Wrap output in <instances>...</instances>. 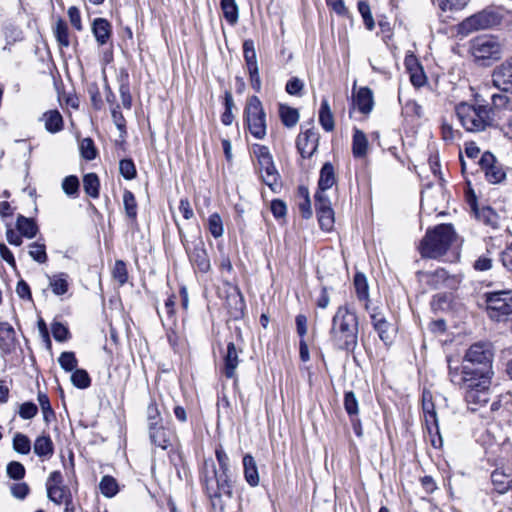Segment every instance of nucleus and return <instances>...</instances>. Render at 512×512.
I'll list each match as a JSON object with an SVG mask.
<instances>
[{
    "label": "nucleus",
    "mask_w": 512,
    "mask_h": 512,
    "mask_svg": "<svg viewBox=\"0 0 512 512\" xmlns=\"http://www.w3.org/2000/svg\"><path fill=\"white\" fill-rule=\"evenodd\" d=\"M358 316L347 306L338 307L332 318L330 337L333 345L343 351L354 352L358 346Z\"/></svg>",
    "instance_id": "f257e3e1"
},
{
    "label": "nucleus",
    "mask_w": 512,
    "mask_h": 512,
    "mask_svg": "<svg viewBox=\"0 0 512 512\" xmlns=\"http://www.w3.org/2000/svg\"><path fill=\"white\" fill-rule=\"evenodd\" d=\"M452 357H447L450 381L464 392L465 400L470 405L482 406L489 401L491 376H460L459 366L453 365Z\"/></svg>",
    "instance_id": "f03ea898"
},
{
    "label": "nucleus",
    "mask_w": 512,
    "mask_h": 512,
    "mask_svg": "<svg viewBox=\"0 0 512 512\" xmlns=\"http://www.w3.org/2000/svg\"><path fill=\"white\" fill-rule=\"evenodd\" d=\"M455 239L452 224H439L426 231L419 245L420 254L423 258L437 259L446 254Z\"/></svg>",
    "instance_id": "7ed1b4c3"
},
{
    "label": "nucleus",
    "mask_w": 512,
    "mask_h": 512,
    "mask_svg": "<svg viewBox=\"0 0 512 512\" xmlns=\"http://www.w3.org/2000/svg\"><path fill=\"white\" fill-rule=\"evenodd\" d=\"M493 353L489 344L475 343L467 350L460 376H492Z\"/></svg>",
    "instance_id": "20e7f679"
},
{
    "label": "nucleus",
    "mask_w": 512,
    "mask_h": 512,
    "mask_svg": "<svg viewBox=\"0 0 512 512\" xmlns=\"http://www.w3.org/2000/svg\"><path fill=\"white\" fill-rule=\"evenodd\" d=\"M456 115L469 132H480L490 125L491 109L487 105H472L462 102L456 106Z\"/></svg>",
    "instance_id": "39448f33"
},
{
    "label": "nucleus",
    "mask_w": 512,
    "mask_h": 512,
    "mask_svg": "<svg viewBox=\"0 0 512 512\" xmlns=\"http://www.w3.org/2000/svg\"><path fill=\"white\" fill-rule=\"evenodd\" d=\"M244 120L253 137L263 139L266 136V113L257 96L248 98L244 109Z\"/></svg>",
    "instance_id": "423d86ee"
},
{
    "label": "nucleus",
    "mask_w": 512,
    "mask_h": 512,
    "mask_svg": "<svg viewBox=\"0 0 512 512\" xmlns=\"http://www.w3.org/2000/svg\"><path fill=\"white\" fill-rule=\"evenodd\" d=\"M486 308L489 317L496 321H512V293L497 291L487 294Z\"/></svg>",
    "instance_id": "0eeeda50"
},
{
    "label": "nucleus",
    "mask_w": 512,
    "mask_h": 512,
    "mask_svg": "<svg viewBox=\"0 0 512 512\" xmlns=\"http://www.w3.org/2000/svg\"><path fill=\"white\" fill-rule=\"evenodd\" d=\"M470 49L478 61L498 60L501 57V45L494 37H477L472 40Z\"/></svg>",
    "instance_id": "6e6552de"
},
{
    "label": "nucleus",
    "mask_w": 512,
    "mask_h": 512,
    "mask_svg": "<svg viewBox=\"0 0 512 512\" xmlns=\"http://www.w3.org/2000/svg\"><path fill=\"white\" fill-rule=\"evenodd\" d=\"M499 22L498 12L493 9H484L462 21L460 29L468 34L476 30L488 29L499 24Z\"/></svg>",
    "instance_id": "1a4fd4ad"
},
{
    "label": "nucleus",
    "mask_w": 512,
    "mask_h": 512,
    "mask_svg": "<svg viewBox=\"0 0 512 512\" xmlns=\"http://www.w3.org/2000/svg\"><path fill=\"white\" fill-rule=\"evenodd\" d=\"M180 240L185 247V250L189 256L191 263L202 273H206L210 270L211 264L205 249V244L201 239L193 242V247H190L187 243L186 237L182 229L178 226Z\"/></svg>",
    "instance_id": "9d476101"
},
{
    "label": "nucleus",
    "mask_w": 512,
    "mask_h": 512,
    "mask_svg": "<svg viewBox=\"0 0 512 512\" xmlns=\"http://www.w3.org/2000/svg\"><path fill=\"white\" fill-rule=\"evenodd\" d=\"M228 472L229 471L218 472L215 467H213V477L208 478L206 476L203 480L208 496L215 498H219L222 495H226L229 498L233 496L232 484Z\"/></svg>",
    "instance_id": "9b49d317"
},
{
    "label": "nucleus",
    "mask_w": 512,
    "mask_h": 512,
    "mask_svg": "<svg viewBox=\"0 0 512 512\" xmlns=\"http://www.w3.org/2000/svg\"><path fill=\"white\" fill-rule=\"evenodd\" d=\"M319 134L315 130L313 120L301 125V132L296 139V147L303 158H310L318 149Z\"/></svg>",
    "instance_id": "f8f14e48"
},
{
    "label": "nucleus",
    "mask_w": 512,
    "mask_h": 512,
    "mask_svg": "<svg viewBox=\"0 0 512 512\" xmlns=\"http://www.w3.org/2000/svg\"><path fill=\"white\" fill-rule=\"evenodd\" d=\"M417 275L420 281L425 282L434 290L440 288L455 289L460 282L456 275H450L444 268H439L433 272L419 271Z\"/></svg>",
    "instance_id": "ddd939ff"
},
{
    "label": "nucleus",
    "mask_w": 512,
    "mask_h": 512,
    "mask_svg": "<svg viewBox=\"0 0 512 512\" xmlns=\"http://www.w3.org/2000/svg\"><path fill=\"white\" fill-rule=\"evenodd\" d=\"M259 171L263 182L272 190L278 185L280 175L275 168L272 155L266 146L258 147Z\"/></svg>",
    "instance_id": "4468645a"
},
{
    "label": "nucleus",
    "mask_w": 512,
    "mask_h": 512,
    "mask_svg": "<svg viewBox=\"0 0 512 512\" xmlns=\"http://www.w3.org/2000/svg\"><path fill=\"white\" fill-rule=\"evenodd\" d=\"M315 208L318 222L322 230L331 231L334 226V211L328 196H321V193H315Z\"/></svg>",
    "instance_id": "2eb2a0df"
},
{
    "label": "nucleus",
    "mask_w": 512,
    "mask_h": 512,
    "mask_svg": "<svg viewBox=\"0 0 512 512\" xmlns=\"http://www.w3.org/2000/svg\"><path fill=\"white\" fill-rule=\"evenodd\" d=\"M371 323L379 338L385 345H391L394 341L396 330L388 322L384 314L377 308L370 313Z\"/></svg>",
    "instance_id": "dca6fc26"
},
{
    "label": "nucleus",
    "mask_w": 512,
    "mask_h": 512,
    "mask_svg": "<svg viewBox=\"0 0 512 512\" xmlns=\"http://www.w3.org/2000/svg\"><path fill=\"white\" fill-rule=\"evenodd\" d=\"M492 84L500 91L512 94V58L495 67L492 72Z\"/></svg>",
    "instance_id": "f3484780"
},
{
    "label": "nucleus",
    "mask_w": 512,
    "mask_h": 512,
    "mask_svg": "<svg viewBox=\"0 0 512 512\" xmlns=\"http://www.w3.org/2000/svg\"><path fill=\"white\" fill-rule=\"evenodd\" d=\"M242 352L241 349H237L234 342L227 344L226 353L223 357V374L226 378L232 379L236 377V370L240 363L239 354Z\"/></svg>",
    "instance_id": "a211bd4d"
},
{
    "label": "nucleus",
    "mask_w": 512,
    "mask_h": 512,
    "mask_svg": "<svg viewBox=\"0 0 512 512\" xmlns=\"http://www.w3.org/2000/svg\"><path fill=\"white\" fill-rule=\"evenodd\" d=\"M16 346V332L8 322H0V351L4 355L12 353Z\"/></svg>",
    "instance_id": "6ab92c4d"
},
{
    "label": "nucleus",
    "mask_w": 512,
    "mask_h": 512,
    "mask_svg": "<svg viewBox=\"0 0 512 512\" xmlns=\"http://www.w3.org/2000/svg\"><path fill=\"white\" fill-rule=\"evenodd\" d=\"M91 30L99 46H104L111 40L112 26L107 19L95 18Z\"/></svg>",
    "instance_id": "aec40b11"
},
{
    "label": "nucleus",
    "mask_w": 512,
    "mask_h": 512,
    "mask_svg": "<svg viewBox=\"0 0 512 512\" xmlns=\"http://www.w3.org/2000/svg\"><path fill=\"white\" fill-rule=\"evenodd\" d=\"M353 106L363 114H369L374 106L373 92L368 87H362L353 96Z\"/></svg>",
    "instance_id": "412c9836"
},
{
    "label": "nucleus",
    "mask_w": 512,
    "mask_h": 512,
    "mask_svg": "<svg viewBox=\"0 0 512 512\" xmlns=\"http://www.w3.org/2000/svg\"><path fill=\"white\" fill-rule=\"evenodd\" d=\"M335 183L336 177L334 167L330 162H326L320 170L318 190L316 193H321V196H327L326 191L332 188Z\"/></svg>",
    "instance_id": "4be33fe9"
},
{
    "label": "nucleus",
    "mask_w": 512,
    "mask_h": 512,
    "mask_svg": "<svg viewBox=\"0 0 512 512\" xmlns=\"http://www.w3.org/2000/svg\"><path fill=\"white\" fill-rule=\"evenodd\" d=\"M40 121L44 122L45 129L52 134L60 132L64 126L63 117L56 109L46 111Z\"/></svg>",
    "instance_id": "5701e85b"
},
{
    "label": "nucleus",
    "mask_w": 512,
    "mask_h": 512,
    "mask_svg": "<svg viewBox=\"0 0 512 512\" xmlns=\"http://www.w3.org/2000/svg\"><path fill=\"white\" fill-rule=\"evenodd\" d=\"M243 468H244V478L246 482L251 487H256L259 485V473L258 467L254 457L251 454H246L243 457Z\"/></svg>",
    "instance_id": "b1692460"
},
{
    "label": "nucleus",
    "mask_w": 512,
    "mask_h": 512,
    "mask_svg": "<svg viewBox=\"0 0 512 512\" xmlns=\"http://www.w3.org/2000/svg\"><path fill=\"white\" fill-rule=\"evenodd\" d=\"M149 437L154 445L162 449H167L171 445V433L162 424L149 429Z\"/></svg>",
    "instance_id": "393cba45"
},
{
    "label": "nucleus",
    "mask_w": 512,
    "mask_h": 512,
    "mask_svg": "<svg viewBox=\"0 0 512 512\" xmlns=\"http://www.w3.org/2000/svg\"><path fill=\"white\" fill-rule=\"evenodd\" d=\"M472 208L475 211L478 220L483 222L485 225L492 227L493 229L499 228L500 218L492 208L486 206L482 207L481 209H477L475 204L472 205Z\"/></svg>",
    "instance_id": "a878e982"
},
{
    "label": "nucleus",
    "mask_w": 512,
    "mask_h": 512,
    "mask_svg": "<svg viewBox=\"0 0 512 512\" xmlns=\"http://www.w3.org/2000/svg\"><path fill=\"white\" fill-rule=\"evenodd\" d=\"M368 139L364 132L355 128L352 141V153L355 158H362L367 154Z\"/></svg>",
    "instance_id": "bb28decb"
},
{
    "label": "nucleus",
    "mask_w": 512,
    "mask_h": 512,
    "mask_svg": "<svg viewBox=\"0 0 512 512\" xmlns=\"http://www.w3.org/2000/svg\"><path fill=\"white\" fill-rule=\"evenodd\" d=\"M319 122L322 128L327 132H331L335 128L334 117L327 99L321 101Z\"/></svg>",
    "instance_id": "cd10ccee"
},
{
    "label": "nucleus",
    "mask_w": 512,
    "mask_h": 512,
    "mask_svg": "<svg viewBox=\"0 0 512 512\" xmlns=\"http://www.w3.org/2000/svg\"><path fill=\"white\" fill-rule=\"evenodd\" d=\"M227 304L231 308V315L235 318L243 314L245 302L243 295L238 287L233 288V292L228 296Z\"/></svg>",
    "instance_id": "c85d7f7f"
},
{
    "label": "nucleus",
    "mask_w": 512,
    "mask_h": 512,
    "mask_svg": "<svg viewBox=\"0 0 512 512\" xmlns=\"http://www.w3.org/2000/svg\"><path fill=\"white\" fill-rule=\"evenodd\" d=\"M17 230L20 232L21 236L26 238H34L38 232V227L35 221L31 218H26L22 215H19L16 221Z\"/></svg>",
    "instance_id": "c756f323"
},
{
    "label": "nucleus",
    "mask_w": 512,
    "mask_h": 512,
    "mask_svg": "<svg viewBox=\"0 0 512 512\" xmlns=\"http://www.w3.org/2000/svg\"><path fill=\"white\" fill-rule=\"evenodd\" d=\"M220 7L226 21L234 26L239 19V8L236 0H221Z\"/></svg>",
    "instance_id": "7c9ffc66"
},
{
    "label": "nucleus",
    "mask_w": 512,
    "mask_h": 512,
    "mask_svg": "<svg viewBox=\"0 0 512 512\" xmlns=\"http://www.w3.org/2000/svg\"><path fill=\"white\" fill-rule=\"evenodd\" d=\"M53 33L60 47H68L70 45L68 25L62 18L56 20Z\"/></svg>",
    "instance_id": "2f4dec72"
},
{
    "label": "nucleus",
    "mask_w": 512,
    "mask_h": 512,
    "mask_svg": "<svg viewBox=\"0 0 512 512\" xmlns=\"http://www.w3.org/2000/svg\"><path fill=\"white\" fill-rule=\"evenodd\" d=\"M353 282L358 299L367 302L369 298V287L366 276L361 272H357ZM365 309H368L367 303H365Z\"/></svg>",
    "instance_id": "473e14b6"
},
{
    "label": "nucleus",
    "mask_w": 512,
    "mask_h": 512,
    "mask_svg": "<svg viewBox=\"0 0 512 512\" xmlns=\"http://www.w3.org/2000/svg\"><path fill=\"white\" fill-rule=\"evenodd\" d=\"M491 481L495 491L499 494H505L508 492L512 485V479L508 480L507 475L498 469L491 473Z\"/></svg>",
    "instance_id": "72a5a7b5"
},
{
    "label": "nucleus",
    "mask_w": 512,
    "mask_h": 512,
    "mask_svg": "<svg viewBox=\"0 0 512 512\" xmlns=\"http://www.w3.org/2000/svg\"><path fill=\"white\" fill-rule=\"evenodd\" d=\"M123 206L127 218L132 222L136 223L137 220V201L134 194L130 190H124L123 192Z\"/></svg>",
    "instance_id": "f704fd0d"
},
{
    "label": "nucleus",
    "mask_w": 512,
    "mask_h": 512,
    "mask_svg": "<svg viewBox=\"0 0 512 512\" xmlns=\"http://www.w3.org/2000/svg\"><path fill=\"white\" fill-rule=\"evenodd\" d=\"M279 116L284 126L288 128L294 127L299 121L298 110L284 104L279 106Z\"/></svg>",
    "instance_id": "c9c22d12"
},
{
    "label": "nucleus",
    "mask_w": 512,
    "mask_h": 512,
    "mask_svg": "<svg viewBox=\"0 0 512 512\" xmlns=\"http://www.w3.org/2000/svg\"><path fill=\"white\" fill-rule=\"evenodd\" d=\"M53 442L49 436H39L34 442V453L39 457H49L53 454Z\"/></svg>",
    "instance_id": "e433bc0d"
},
{
    "label": "nucleus",
    "mask_w": 512,
    "mask_h": 512,
    "mask_svg": "<svg viewBox=\"0 0 512 512\" xmlns=\"http://www.w3.org/2000/svg\"><path fill=\"white\" fill-rule=\"evenodd\" d=\"M49 285L55 295H63L68 291V275L59 273L49 277Z\"/></svg>",
    "instance_id": "4c0bfd02"
},
{
    "label": "nucleus",
    "mask_w": 512,
    "mask_h": 512,
    "mask_svg": "<svg viewBox=\"0 0 512 512\" xmlns=\"http://www.w3.org/2000/svg\"><path fill=\"white\" fill-rule=\"evenodd\" d=\"M46 489L47 497L49 498V500H51L57 505H60L62 502H65V499L71 498L68 489L64 486L46 484Z\"/></svg>",
    "instance_id": "58836bf2"
},
{
    "label": "nucleus",
    "mask_w": 512,
    "mask_h": 512,
    "mask_svg": "<svg viewBox=\"0 0 512 512\" xmlns=\"http://www.w3.org/2000/svg\"><path fill=\"white\" fill-rule=\"evenodd\" d=\"M100 182L97 174L88 173L83 177V188L87 195L92 198H98L99 196Z\"/></svg>",
    "instance_id": "ea45409f"
},
{
    "label": "nucleus",
    "mask_w": 512,
    "mask_h": 512,
    "mask_svg": "<svg viewBox=\"0 0 512 512\" xmlns=\"http://www.w3.org/2000/svg\"><path fill=\"white\" fill-rule=\"evenodd\" d=\"M243 56L246 62L247 70L258 68L255 45L252 39H247L244 41Z\"/></svg>",
    "instance_id": "a19ab883"
},
{
    "label": "nucleus",
    "mask_w": 512,
    "mask_h": 512,
    "mask_svg": "<svg viewBox=\"0 0 512 512\" xmlns=\"http://www.w3.org/2000/svg\"><path fill=\"white\" fill-rule=\"evenodd\" d=\"M101 493L108 498L115 496L118 493V483L112 476H104L99 484Z\"/></svg>",
    "instance_id": "79ce46f5"
},
{
    "label": "nucleus",
    "mask_w": 512,
    "mask_h": 512,
    "mask_svg": "<svg viewBox=\"0 0 512 512\" xmlns=\"http://www.w3.org/2000/svg\"><path fill=\"white\" fill-rule=\"evenodd\" d=\"M71 382L75 387L79 389H85L90 386L91 378L86 370L76 368L72 372Z\"/></svg>",
    "instance_id": "37998d69"
},
{
    "label": "nucleus",
    "mask_w": 512,
    "mask_h": 512,
    "mask_svg": "<svg viewBox=\"0 0 512 512\" xmlns=\"http://www.w3.org/2000/svg\"><path fill=\"white\" fill-rule=\"evenodd\" d=\"M79 179L75 175H69L62 181V189L69 197H77L79 193Z\"/></svg>",
    "instance_id": "c03bdc74"
},
{
    "label": "nucleus",
    "mask_w": 512,
    "mask_h": 512,
    "mask_svg": "<svg viewBox=\"0 0 512 512\" xmlns=\"http://www.w3.org/2000/svg\"><path fill=\"white\" fill-rule=\"evenodd\" d=\"M357 6H358V11L363 18L365 27L368 30L372 31L375 27V22H374V19H373L371 10H370L369 3L367 1L361 0L358 2Z\"/></svg>",
    "instance_id": "a18cd8bd"
},
{
    "label": "nucleus",
    "mask_w": 512,
    "mask_h": 512,
    "mask_svg": "<svg viewBox=\"0 0 512 512\" xmlns=\"http://www.w3.org/2000/svg\"><path fill=\"white\" fill-rule=\"evenodd\" d=\"M425 418V423H426V426H427V429L429 431L430 434L433 433V431H435V433L438 435V442L436 441V439H432L431 442H432V445L437 448V447H440L442 445V438L439 434V426H438V419H437V414L436 413H431V414H428L427 416H424Z\"/></svg>",
    "instance_id": "49530a36"
},
{
    "label": "nucleus",
    "mask_w": 512,
    "mask_h": 512,
    "mask_svg": "<svg viewBox=\"0 0 512 512\" xmlns=\"http://www.w3.org/2000/svg\"><path fill=\"white\" fill-rule=\"evenodd\" d=\"M13 449L17 453L28 454L31 450L30 439L22 433H16L13 438Z\"/></svg>",
    "instance_id": "de8ad7c7"
},
{
    "label": "nucleus",
    "mask_w": 512,
    "mask_h": 512,
    "mask_svg": "<svg viewBox=\"0 0 512 512\" xmlns=\"http://www.w3.org/2000/svg\"><path fill=\"white\" fill-rule=\"evenodd\" d=\"M484 173L487 181L492 184H498L506 178V173L500 163H497Z\"/></svg>",
    "instance_id": "09e8293b"
},
{
    "label": "nucleus",
    "mask_w": 512,
    "mask_h": 512,
    "mask_svg": "<svg viewBox=\"0 0 512 512\" xmlns=\"http://www.w3.org/2000/svg\"><path fill=\"white\" fill-rule=\"evenodd\" d=\"M119 93L121 97V102L124 108L130 109L132 105V97L130 94V88L128 83V74L125 73L121 79V84L119 87Z\"/></svg>",
    "instance_id": "8fccbe9b"
},
{
    "label": "nucleus",
    "mask_w": 512,
    "mask_h": 512,
    "mask_svg": "<svg viewBox=\"0 0 512 512\" xmlns=\"http://www.w3.org/2000/svg\"><path fill=\"white\" fill-rule=\"evenodd\" d=\"M58 362H59L61 368H63L67 372L74 371L78 365V361L75 357L74 352H70V351L62 352L58 359Z\"/></svg>",
    "instance_id": "3c124183"
},
{
    "label": "nucleus",
    "mask_w": 512,
    "mask_h": 512,
    "mask_svg": "<svg viewBox=\"0 0 512 512\" xmlns=\"http://www.w3.org/2000/svg\"><path fill=\"white\" fill-rule=\"evenodd\" d=\"M208 229L214 238H219L223 235V223L218 213H213L209 216Z\"/></svg>",
    "instance_id": "603ef678"
},
{
    "label": "nucleus",
    "mask_w": 512,
    "mask_h": 512,
    "mask_svg": "<svg viewBox=\"0 0 512 512\" xmlns=\"http://www.w3.org/2000/svg\"><path fill=\"white\" fill-rule=\"evenodd\" d=\"M148 429H154L155 426L162 424V417L156 403L151 402L146 410Z\"/></svg>",
    "instance_id": "864d4df0"
},
{
    "label": "nucleus",
    "mask_w": 512,
    "mask_h": 512,
    "mask_svg": "<svg viewBox=\"0 0 512 512\" xmlns=\"http://www.w3.org/2000/svg\"><path fill=\"white\" fill-rule=\"evenodd\" d=\"M344 408H345L347 414L350 416V418L358 415V412H359L358 401L356 399L354 392L348 391L345 393Z\"/></svg>",
    "instance_id": "5fc2aeb1"
},
{
    "label": "nucleus",
    "mask_w": 512,
    "mask_h": 512,
    "mask_svg": "<svg viewBox=\"0 0 512 512\" xmlns=\"http://www.w3.org/2000/svg\"><path fill=\"white\" fill-rule=\"evenodd\" d=\"M119 171L126 180H132L137 175L136 167L132 159H122L119 163Z\"/></svg>",
    "instance_id": "6e6d98bb"
},
{
    "label": "nucleus",
    "mask_w": 512,
    "mask_h": 512,
    "mask_svg": "<svg viewBox=\"0 0 512 512\" xmlns=\"http://www.w3.org/2000/svg\"><path fill=\"white\" fill-rule=\"evenodd\" d=\"M80 152L84 159L93 160L97 156V151L94 142L91 138H84L80 142Z\"/></svg>",
    "instance_id": "4d7b16f0"
},
{
    "label": "nucleus",
    "mask_w": 512,
    "mask_h": 512,
    "mask_svg": "<svg viewBox=\"0 0 512 512\" xmlns=\"http://www.w3.org/2000/svg\"><path fill=\"white\" fill-rule=\"evenodd\" d=\"M113 278L119 283V285H124L128 280V271L126 268V264L122 260H117L114 264V268L112 271Z\"/></svg>",
    "instance_id": "13d9d810"
},
{
    "label": "nucleus",
    "mask_w": 512,
    "mask_h": 512,
    "mask_svg": "<svg viewBox=\"0 0 512 512\" xmlns=\"http://www.w3.org/2000/svg\"><path fill=\"white\" fill-rule=\"evenodd\" d=\"M29 255L33 258V260L38 263H45L47 261L46 247L44 244H40L38 242H34L29 246Z\"/></svg>",
    "instance_id": "bf43d9fd"
},
{
    "label": "nucleus",
    "mask_w": 512,
    "mask_h": 512,
    "mask_svg": "<svg viewBox=\"0 0 512 512\" xmlns=\"http://www.w3.org/2000/svg\"><path fill=\"white\" fill-rule=\"evenodd\" d=\"M6 471L8 477L13 480L23 479L26 472L25 467L18 461L9 462Z\"/></svg>",
    "instance_id": "052dcab7"
},
{
    "label": "nucleus",
    "mask_w": 512,
    "mask_h": 512,
    "mask_svg": "<svg viewBox=\"0 0 512 512\" xmlns=\"http://www.w3.org/2000/svg\"><path fill=\"white\" fill-rule=\"evenodd\" d=\"M38 402L43 412L44 421L49 422L50 417H54L55 413L51 407L48 396L45 393H38Z\"/></svg>",
    "instance_id": "680f3d73"
},
{
    "label": "nucleus",
    "mask_w": 512,
    "mask_h": 512,
    "mask_svg": "<svg viewBox=\"0 0 512 512\" xmlns=\"http://www.w3.org/2000/svg\"><path fill=\"white\" fill-rule=\"evenodd\" d=\"M304 89V82L298 77H292L286 83L285 90L292 96H301Z\"/></svg>",
    "instance_id": "e2e57ef3"
},
{
    "label": "nucleus",
    "mask_w": 512,
    "mask_h": 512,
    "mask_svg": "<svg viewBox=\"0 0 512 512\" xmlns=\"http://www.w3.org/2000/svg\"><path fill=\"white\" fill-rule=\"evenodd\" d=\"M52 335L54 339L58 342H65L69 339L70 333L68 328L60 323V322H54L51 327Z\"/></svg>",
    "instance_id": "0e129e2a"
},
{
    "label": "nucleus",
    "mask_w": 512,
    "mask_h": 512,
    "mask_svg": "<svg viewBox=\"0 0 512 512\" xmlns=\"http://www.w3.org/2000/svg\"><path fill=\"white\" fill-rule=\"evenodd\" d=\"M450 298L446 293H439L433 296L431 301V308L433 311L445 310L448 308Z\"/></svg>",
    "instance_id": "69168bd1"
},
{
    "label": "nucleus",
    "mask_w": 512,
    "mask_h": 512,
    "mask_svg": "<svg viewBox=\"0 0 512 512\" xmlns=\"http://www.w3.org/2000/svg\"><path fill=\"white\" fill-rule=\"evenodd\" d=\"M469 0H438L439 7L443 11L461 10L464 8Z\"/></svg>",
    "instance_id": "338daca9"
},
{
    "label": "nucleus",
    "mask_w": 512,
    "mask_h": 512,
    "mask_svg": "<svg viewBox=\"0 0 512 512\" xmlns=\"http://www.w3.org/2000/svg\"><path fill=\"white\" fill-rule=\"evenodd\" d=\"M71 25L77 30L82 31L83 25L81 21V14L76 6H71L67 11Z\"/></svg>",
    "instance_id": "774afa93"
}]
</instances>
